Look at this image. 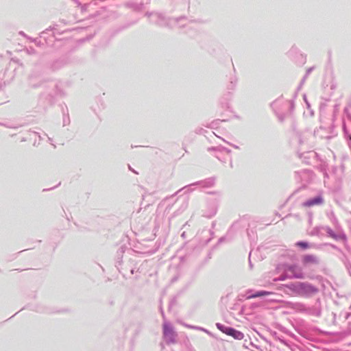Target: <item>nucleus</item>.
<instances>
[{"label":"nucleus","instance_id":"nucleus-1","mask_svg":"<svg viewBox=\"0 0 351 351\" xmlns=\"http://www.w3.org/2000/svg\"><path fill=\"white\" fill-rule=\"evenodd\" d=\"M216 326L217 328L223 333L231 336L235 339L241 340L244 337V335L241 332L237 330L232 328L224 326L219 323H217Z\"/></svg>","mask_w":351,"mask_h":351},{"label":"nucleus","instance_id":"nucleus-6","mask_svg":"<svg viewBox=\"0 0 351 351\" xmlns=\"http://www.w3.org/2000/svg\"><path fill=\"white\" fill-rule=\"evenodd\" d=\"M313 258H314L311 256H307L305 257V261H313Z\"/></svg>","mask_w":351,"mask_h":351},{"label":"nucleus","instance_id":"nucleus-3","mask_svg":"<svg viewBox=\"0 0 351 351\" xmlns=\"http://www.w3.org/2000/svg\"><path fill=\"white\" fill-rule=\"evenodd\" d=\"M287 271L290 272L291 274V276L297 278H302V272L300 267L295 265H291L287 268Z\"/></svg>","mask_w":351,"mask_h":351},{"label":"nucleus","instance_id":"nucleus-7","mask_svg":"<svg viewBox=\"0 0 351 351\" xmlns=\"http://www.w3.org/2000/svg\"><path fill=\"white\" fill-rule=\"evenodd\" d=\"M298 245H300V246H302V247H307V244H306V243H302V242H300V243H298Z\"/></svg>","mask_w":351,"mask_h":351},{"label":"nucleus","instance_id":"nucleus-2","mask_svg":"<svg viewBox=\"0 0 351 351\" xmlns=\"http://www.w3.org/2000/svg\"><path fill=\"white\" fill-rule=\"evenodd\" d=\"M163 334L165 337L169 341H174V338L176 337V334L172 329L171 327H170L168 324H165L163 326Z\"/></svg>","mask_w":351,"mask_h":351},{"label":"nucleus","instance_id":"nucleus-5","mask_svg":"<svg viewBox=\"0 0 351 351\" xmlns=\"http://www.w3.org/2000/svg\"><path fill=\"white\" fill-rule=\"evenodd\" d=\"M322 198L321 197H317L313 199H310L304 203V206L306 207H311L314 205H318L322 203Z\"/></svg>","mask_w":351,"mask_h":351},{"label":"nucleus","instance_id":"nucleus-4","mask_svg":"<svg viewBox=\"0 0 351 351\" xmlns=\"http://www.w3.org/2000/svg\"><path fill=\"white\" fill-rule=\"evenodd\" d=\"M295 287L296 289L302 293H310L316 291L315 288L304 283H298Z\"/></svg>","mask_w":351,"mask_h":351}]
</instances>
